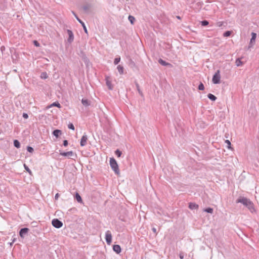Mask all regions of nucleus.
I'll use <instances>...</instances> for the list:
<instances>
[{
	"mask_svg": "<svg viewBox=\"0 0 259 259\" xmlns=\"http://www.w3.org/2000/svg\"><path fill=\"white\" fill-rule=\"evenodd\" d=\"M221 75L220 71L218 70L212 77V82L214 84L220 83Z\"/></svg>",
	"mask_w": 259,
	"mask_h": 259,
	"instance_id": "obj_2",
	"label": "nucleus"
},
{
	"mask_svg": "<svg viewBox=\"0 0 259 259\" xmlns=\"http://www.w3.org/2000/svg\"><path fill=\"white\" fill-rule=\"evenodd\" d=\"M74 198L76 200V201L79 203H82V200L80 196V195L78 193H76L74 195Z\"/></svg>",
	"mask_w": 259,
	"mask_h": 259,
	"instance_id": "obj_17",
	"label": "nucleus"
},
{
	"mask_svg": "<svg viewBox=\"0 0 259 259\" xmlns=\"http://www.w3.org/2000/svg\"><path fill=\"white\" fill-rule=\"evenodd\" d=\"M213 208H211V207H208V208H206L205 209H204V211L206 212H208V213H213Z\"/></svg>",
	"mask_w": 259,
	"mask_h": 259,
	"instance_id": "obj_27",
	"label": "nucleus"
},
{
	"mask_svg": "<svg viewBox=\"0 0 259 259\" xmlns=\"http://www.w3.org/2000/svg\"><path fill=\"white\" fill-rule=\"evenodd\" d=\"M178 19H180V17L179 16L177 17Z\"/></svg>",
	"mask_w": 259,
	"mask_h": 259,
	"instance_id": "obj_48",
	"label": "nucleus"
},
{
	"mask_svg": "<svg viewBox=\"0 0 259 259\" xmlns=\"http://www.w3.org/2000/svg\"><path fill=\"white\" fill-rule=\"evenodd\" d=\"M113 250L117 254L120 253L121 251L120 245L116 244L113 246Z\"/></svg>",
	"mask_w": 259,
	"mask_h": 259,
	"instance_id": "obj_11",
	"label": "nucleus"
},
{
	"mask_svg": "<svg viewBox=\"0 0 259 259\" xmlns=\"http://www.w3.org/2000/svg\"><path fill=\"white\" fill-rule=\"evenodd\" d=\"M117 69L120 74H122L123 73L124 68L123 66L119 65L117 66Z\"/></svg>",
	"mask_w": 259,
	"mask_h": 259,
	"instance_id": "obj_20",
	"label": "nucleus"
},
{
	"mask_svg": "<svg viewBox=\"0 0 259 259\" xmlns=\"http://www.w3.org/2000/svg\"><path fill=\"white\" fill-rule=\"evenodd\" d=\"M33 44L36 47H39V43L37 40L33 41Z\"/></svg>",
	"mask_w": 259,
	"mask_h": 259,
	"instance_id": "obj_39",
	"label": "nucleus"
},
{
	"mask_svg": "<svg viewBox=\"0 0 259 259\" xmlns=\"http://www.w3.org/2000/svg\"><path fill=\"white\" fill-rule=\"evenodd\" d=\"M23 117L25 119H27L28 118V115L27 113H23V115H22Z\"/></svg>",
	"mask_w": 259,
	"mask_h": 259,
	"instance_id": "obj_41",
	"label": "nucleus"
},
{
	"mask_svg": "<svg viewBox=\"0 0 259 259\" xmlns=\"http://www.w3.org/2000/svg\"><path fill=\"white\" fill-rule=\"evenodd\" d=\"M77 20L80 23V25H81L83 27L84 32L86 34H88V30L84 22L82 20H81L79 18H77Z\"/></svg>",
	"mask_w": 259,
	"mask_h": 259,
	"instance_id": "obj_14",
	"label": "nucleus"
},
{
	"mask_svg": "<svg viewBox=\"0 0 259 259\" xmlns=\"http://www.w3.org/2000/svg\"><path fill=\"white\" fill-rule=\"evenodd\" d=\"M68 127L69 129H71V130H74V126L73 124L72 123H70L68 125Z\"/></svg>",
	"mask_w": 259,
	"mask_h": 259,
	"instance_id": "obj_37",
	"label": "nucleus"
},
{
	"mask_svg": "<svg viewBox=\"0 0 259 259\" xmlns=\"http://www.w3.org/2000/svg\"><path fill=\"white\" fill-rule=\"evenodd\" d=\"M91 7V6L90 4H86L85 5H84L83 7H82V9L85 12H88L90 9Z\"/></svg>",
	"mask_w": 259,
	"mask_h": 259,
	"instance_id": "obj_18",
	"label": "nucleus"
},
{
	"mask_svg": "<svg viewBox=\"0 0 259 259\" xmlns=\"http://www.w3.org/2000/svg\"><path fill=\"white\" fill-rule=\"evenodd\" d=\"M88 138L87 135L84 134L82 136L80 140V146L83 147L87 144Z\"/></svg>",
	"mask_w": 259,
	"mask_h": 259,
	"instance_id": "obj_6",
	"label": "nucleus"
},
{
	"mask_svg": "<svg viewBox=\"0 0 259 259\" xmlns=\"http://www.w3.org/2000/svg\"><path fill=\"white\" fill-rule=\"evenodd\" d=\"M128 20L130 21V22L131 23V24H133L135 21V18L134 16H131V15H130L128 16Z\"/></svg>",
	"mask_w": 259,
	"mask_h": 259,
	"instance_id": "obj_26",
	"label": "nucleus"
},
{
	"mask_svg": "<svg viewBox=\"0 0 259 259\" xmlns=\"http://www.w3.org/2000/svg\"><path fill=\"white\" fill-rule=\"evenodd\" d=\"M120 57L115 58L114 59V64L116 65V64H118V63L120 62Z\"/></svg>",
	"mask_w": 259,
	"mask_h": 259,
	"instance_id": "obj_31",
	"label": "nucleus"
},
{
	"mask_svg": "<svg viewBox=\"0 0 259 259\" xmlns=\"http://www.w3.org/2000/svg\"><path fill=\"white\" fill-rule=\"evenodd\" d=\"M14 145L17 148H19L20 147V143L17 140H14Z\"/></svg>",
	"mask_w": 259,
	"mask_h": 259,
	"instance_id": "obj_23",
	"label": "nucleus"
},
{
	"mask_svg": "<svg viewBox=\"0 0 259 259\" xmlns=\"http://www.w3.org/2000/svg\"><path fill=\"white\" fill-rule=\"evenodd\" d=\"M152 231H153L154 233H155V234H156V233H157V231H156V228H153L152 229Z\"/></svg>",
	"mask_w": 259,
	"mask_h": 259,
	"instance_id": "obj_46",
	"label": "nucleus"
},
{
	"mask_svg": "<svg viewBox=\"0 0 259 259\" xmlns=\"http://www.w3.org/2000/svg\"><path fill=\"white\" fill-rule=\"evenodd\" d=\"M201 24L202 26H206L208 25L209 22L208 21L205 20L202 21L201 22Z\"/></svg>",
	"mask_w": 259,
	"mask_h": 259,
	"instance_id": "obj_29",
	"label": "nucleus"
},
{
	"mask_svg": "<svg viewBox=\"0 0 259 259\" xmlns=\"http://www.w3.org/2000/svg\"><path fill=\"white\" fill-rule=\"evenodd\" d=\"M78 164H79V165H81V163L79 162V163H78Z\"/></svg>",
	"mask_w": 259,
	"mask_h": 259,
	"instance_id": "obj_49",
	"label": "nucleus"
},
{
	"mask_svg": "<svg viewBox=\"0 0 259 259\" xmlns=\"http://www.w3.org/2000/svg\"><path fill=\"white\" fill-rule=\"evenodd\" d=\"M198 205L195 203L190 202L189 203V208L191 210L197 209L198 208Z\"/></svg>",
	"mask_w": 259,
	"mask_h": 259,
	"instance_id": "obj_12",
	"label": "nucleus"
},
{
	"mask_svg": "<svg viewBox=\"0 0 259 259\" xmlns=\"http://www.w3.org/2000/svg\"><path fill=\"white\" fill-rule=\"evenodd\" d=\"M53 106L57 107L58 108H61V105L58 102H54L53 104H52L49 107H51Z\"/></svg>",
	"mask_w": 259,
	"mask_h": 259,
	"instance_id": "obj_25",
	"label": "nucleus"
},
{
	"mask_svg": "<svg viewBox=\"0 0 259 259\" xmlns=\"http://www.w3.org/2000/svg\"><path fill=\"white\" fill-rule=\"evenodd\" d=\"M236 202L237 203H241L243 204L244 206L247 207L252 213L255 210L253 203L249 199L245 197H240L236 200Z\"/></svg>",
	"mask_w": 259,
	"mask_h": 259,
	"instance_id": "obj_1",
	"label": "nucleus"
},
{
	"mask_svg": "<svg viewBox=\"0 0 259 259\" xmlns=\"http://www.w3.org/2000/svg\"><path fill=\"white\" fill-rule=\"evenodd\" d=\"M136 87H137V90L139 92V93L141 95V96H143V93L142 92V91H141L140 89V86L139 85L138 83H136Z\"/></svg>",
	"mask_w": 259,
	"mask_h": 259,
	"instance_id": "obj_32",
	"label": "nucleus"
},
{
	"mask_svg": "<svg viewBox=\"0 0 259 259\" xmlns=\"http://www.w3.org/2000/svg\"><path fill=\"white\" fill-rule=\"evenodd\" d=\"M112 234L110 231H107L105 235V239L107 244L110 245L112 242Z\"/></svg>",
	"mask_w": 259,
	"mask_h": 259,
	"instance_id": "obj_5",
	"label": "nucleus"
},
{
	"mask_svg": "<svg viewBox=\"0 0 259 259\" xmlns=\"http://www.w3.org/2000/svg\"><path fill=\"white\" fill-rule=\"evenodd\" d=\"M72 13L73 14V15L75 16L76 19H77V18H78V17L77 15L76 14V13L74 11H72Z\"/></svg>",
	"mask_w": 259,
	"mask_h": 259,
	"instance_id": "obj_45",
	"label": "nucleus"
},
{
	"mask_svg": "<svg viewBox=\"0 0 259 259\" xmlns=\"http://www.w3.org/2000/svg\"><path fill=\"white\" fill-rule=\"evenodd\" d=\"M235 63H236V65L237 66H242L243 64V63L242 61H241L240 58L237 59L236 60Z\"/></svg>",
	"mask_w": 259,
	"mask_h": 259,
	"instance_id": "obj_22",
	"label": "nucleus"
},
{
	"mask_svg": "<svg viewBox=\"0 0 259 259\" xmlns=\"http://www.w3.org/2000/svg\"><path fill=\"white\" fill-rule=\"evenodd\" d=\"M226 143H227L229 145H231V142L229 140H226Z\"/></svg>",
	"mask_w": 259,
	"mask_h": 259,
	"instance_id": "obj_47",
	"label": "nucleus"
},
{
	"mask_svg": "<svg viewBox=\"0 0 259 259\" xmlns=\"http://www.w3.org/2000/svg\"><path fill=\"white\" fill-rule=\"evenodd\" d=\"M105 80H106V85L108 87V89L110 90H113V87L112 84L111 80L110 79V77L106 76Z\"/></svg>",
	"mask_w": 259,
	"mask_h": 259,
	"instance_id": "obj_8",
	"label": "nucleus"
},
{
	"mask_svg": "<svg viewBox=\"0 0 259 259\" xmlns=\"http://www.w3.org/2000/svg\"><path fill=\"white\" fill-rule=\"evenodd\" d=\"M81 103L85 107H88L91 105V101L87 99H82Z\"/></svg>",
	"mask_w": 259,
	"mask_h": 259,
	"instance_id": "obj_13",
	"label": "nucleus"
},
{
	"mask_svg": "<svg viewBox=\"0 0 259 259\" xmlns=\"http://www.w3.org/2000/svg\"><path fill=\"white\" fill-rule=\"evenodd\" d=\"M251 35V38L250 39V40L249 47H251L252 45L255 42V39L256 37V34L254 32H252Z\"/></svg>",
	"mask_w": 259,
	"mask_h": 259,
	"instance_id": "obj_10",
	"label": "nucleus"
},
{
	"mask_svg": "<svg viewBox=\"0 0 259 259\" xmlns=\"http://www.w3.org/2000/svg\"><path fill=\"white\" fill-rule=\"evenodd\" d=\"M217 26H218V27H222L223 25V22L222 21H219V22H218L216 24Z\"/></svg>",
	"mask_w": 259,
	"mask_h": 259,
	"instance_id": "obj_38",
	"label": "nucleus"
},
{
	"mask_svg": "<svg viewBox=\"0 0 259 259\" xmlns=\"http://www.w3.org/2000/svg\"><path fill=\"white\" fill-rule=\"evenodd\" d=\"M67 33L68 34V41L70 43L72 42L74 39V35L71 30L68 29Z\"/></svg>",
	"mask_w": 259,
	"mask_h": 259,
	"instance_id": "obj_9",
	"label": "nucleus"
},
{
	"mask_svg": "<svg viewBox=\"0 0 259 259\" xmlns=\"http://www.w3.org/2000/svg\"><path fill=\"white\" fill-rule=\"evenodd\" d=\"M198 89V90H201V91H202L204 89V86L202 82H200V83L199 84Z\"/></svg>",
	"mask_w": 259,
	"mask_h": 259,
	"instance_id": "obj_33",
	"label": "nucleus"
},
{
	"mask_svg": "<svg viewBox=\"0 0 259 259\" xmlns=\"http://www.w3.org/2000/svg\"><path fill=\"white\" fill-rule=\"evenodd\" d=\"M232 33V31H226V32H225L223 34V36L224 37H228V36H230L231 35Z\"/></svg>",
	"mask_w": 259,
	"mask_h": 259,
	"instance_id": "obj_28",
	"label": "nucleus"
},
{
	"mask_svg": "<svg viewBox=\"0 0 259 259\" xmlns=\"http://www.w3.org/2000/svg\"><path fill=\"white\" fill-rule=\"evenodd\" d=\"M29 229L27 228H23L20 229L19 231V235L21 238H24V235L28 233Z\"/></svg>",
	"mask_w": 259,
	"mask_h": 259,
	"instance_id": "obj_7",
	"label": "nucleus"
},
{
	"mask_svg": "<svg viewBox=\"0 0 259 259\" xmlns=\"http://www.w3.org/2000/svg\"><path fill=\"white\" fill-rule=\"evenodd\" d=\"M24 167L25 168V169H26V170L28 172V173L32 175V172L30 170V169L29 168V167L25 164L24 163Z\"/></svg>",
	"mask_w": 259,
	"mask_h": 259,
	"instance_id": "obj_30",
	"label": "nucleus"
},
{
	"mask_svg": "<svg viewBox=\"0 0 259 259\" xmlns=\"http://www.w3.org/2000/svg\"><path fill=\"white\" fill-rule=\"evenodd\" d=\"M40 77L41 78L46 79L48 77V75L46 72H42L41 74Z\"/></svg>",
	"mask_w": 259,
	"mask_h": 259,
	"instance_id": "obj_34",
	"label": "nucleus"
},
{
	"mask_svg": "<svg viewBox=\"0 0 259 259\" xmlns=\"http://www.w3.org/2000/svg\"><path fill=\"white\" fill-rule=\"evenodd\" d=\"M63 144L65 147H66L68 145V141L66 140H64Z\"/></svg>",
	"mask_w": 259,
	"mask_h": 259,
	"instance_id": "obj_40",
	"label": "nucleus"
},
{
	"mask_svg": "<svg viewBox=\"0 0 259 259\" xmlns=\"http://www.w3.org/2000/svg\"><path fill=\"white\" fill-rule=\"evenodd\" d=\"M53 135L57 138H58L61 134L62 131L60 130H55L53 132Z\"/></svg>",
	"mask_w": 259,
	"mask_h": 259,
	"instance_id": "obj_16",
	"label": "nucleus"
},
{
	"mask_svg": "<svg viewBox=\"0 0 259 259\" xmlns=\"http://www.w3.org/2000/svg\"><path fill=\"white\" fill-rule=\"evenodd\" d=\"M60 196V195L59 193H57L56 195H55V199L56 200H57L58 199V198Z\"/></svg>",
	"mask_w": 259,
	"mask_h": 259,
	"instance_id": "obj_42",
	"label": "nucleus"
},
{
	"mask_svg": "<svg viewBox=\"0 0 259 259\" xmlns=\"http://www.w3.org/2000/svg\"><path fill=\"white\" fill-rule=\"evenodd\" d=\"M82 59L83 60L84 63L87 65V66H88L90 63L89 59L85 55H83L82 57Z\"/></svg>",
	"mask_w": 259,
	"mask_h": 259,
	"instance_id": "obj_21",
	"label": "nucleus"
},
{
	"mask_svg": "<svg viewBox=\"0 0 259 259\" xmlns=\"http://www.w3.org/2000/svg\"><path fill=\"white\" fill-rule=\"evenodd\" d=\"M109 162H116V161L115 160V159L113 157H112V158H110V161Z\"/></svg>",
	"mask_w": 259,
	"mask_h": 259,
	"instance_id": "obj_43",
	"label": "nucleus"
},
{
	"mask_svg": "<svg viewBox=\"0 0 259 259\" xmlns=\"http://www.w3.org/2000/svg\"><path fill=\"white\" fill-rule=\"evenodd\" d=\"M110 164L115 174L116 175L119 176L120 174V171L117 163H110Z\"/></svg>",
	"mask_w": 259,
	"mask_h": 259,
	"instance_id": "obj_4",
	"label": "nucleus"
},
{
	"mask_svg": "<svg viewBox=\"0 0 259 259\" xmlns=\"http://www.w3.org/2000/svg\"><path fill=\"white\" fill-rule=\"evenodd\" d=\"M179 256H180V258L181 259H183V258H184L183 253H180V254H179Z\"/></svg>",
	"mask_w": 259,
	"mask_h": 259,
	"instance_id": "obj_44",
	"label": "nucleus"
},
{
	"mask_svg": "<svg viewBox=\"0 0 259 259\" xmlns=\"http://www.w3.org/2000/svg\"><path fill=\"white\" fill-rule=\"evenodd\" d=\"M52 225L56 228H60L63 226V223L58 219H54L52 221Z\"/></svg>",
	"mask_w": 259,
	"mask_h": 259,
	"instance_id": "obj_3",
	"label": "nucleus"
},
{
	"mask_svg": "<svg viewBox=\"0 0 259 259\" xmlns=\"http://www.w3.org/2000/svg\"><path fill=\"white\" fill-rule=\"evenodd\" d=\"M61 155L64 156H70L73 155V152L72 151L63 152L61 153Z\"/></svg>",
	"mask_w": 259,
	"mask_h": 259,
	"instance_id": "obj_24",
	"label": "nucleus"
},
{
	"mask_svg": "<svg viewBox=\"0 0 259 259\" xmlns=\"http://www.w3.org/2000/svg\"><path fill=\"white\" fill-rule=\"evenodd\" d=\"M158 62L162 65L164 66H171V64L166 62V61L163 60L162 59H159L158 60Z\"/></svg>",
	"mask_w": 259,
	"mask_h": 259,
	"instance_id": "obj_15",
	"label": "nucleus"
},
{
	"mask_svg": "<svg viewBox=\"0 0 259 259\" xmlns=\"http://www.w3.org/2000/svg\"><path fill=\"white\" fill-rule=\"evenodd\" d=\"M27 150L28 152H29L30 153H32L34 151V149L32 147H31L30 146H27Z\"/></svg>",
	"mask_w": 259,
	"mask_h": 259,
	"instance_id": "obj_36",
	"label": "nucleus"
},
{
	"mask_svg": "<svg viewBox=\"0 0 259 259\" xmlns=\"http://www.w3.org/2000/svg\"><path fill=\"white\" fill-rule=\"evenodd\" d=\"M207 97L208 99L213 101H215L217 99V97L214 95L210 93L207 95Z\"/></svg>",
	"mask_w": 259,
	"mask_h": 259,
	"instance_id": "obj_19",
	"label": "nucleus"
},
{
	"mask_svg": "<svg viewBox=\"0 0 259 259\" xmlns=\"http://www.w3.org/2000/svg\"><path fill=\"white\" fill-rule=\"evenodd\" d=\"M121 154L122 152L119 150L117 149L115 151V154L117 155V157H120Z\"/></svg>",
	"mask_w": 259,
	"mask_h": 259,
	"instance_id": "obj_35",
	"label": "nucleus"
}]
</instances>
